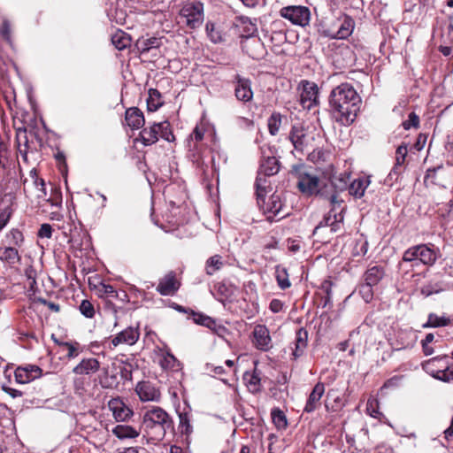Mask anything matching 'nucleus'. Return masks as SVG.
<instances>
[{"label": "nucleus", "instance_id": "nucleus-7", "mask_svg": "<svg viewBox=\"0 0 453 453\" xmlns=\"http://www.w3.org/2000/svg\"><path fill=\"white\" fill-rule=\"evenodd\" d=\"M281 17L288 19L292 24L305 27L311 19L310 9L302 5H290L280 10Z\"/></svg>", "mask_w": 453, "mask_h": 453}, {"label": "nucleus", "instance_id": "nucleus-52", "mask_svg": "<svg viewBox=\"0 0 453 453\" xmlns=\"http://www.w3.org/2000/svg\"><path fill=\"white\" fill-rule=\"evenodd\" d=\"M417 245L412 246L406 250L403 255V262H414L415 265L418 263V251Z\"/></svg>", "mask_w": 453, "mask_h": 453}, {"label": "nucleus", "instance_id": "nucleus-39", "mask_svg": "<svg viewBox=\"0 0 453 453\" xmlns=\"http://www.w3.org/2000/svg\"><path fill=\"white\" fill-rule=\"evenodd\" d=\"M275 278L280 289H287L291 286L287 269L281 265L275 266Z\"/></svg>", "mask_w": 453, "mask_h": 453}, {"label": "nucleus", "instance_id": "nucleus-34", "mask_svg": "<svg viewBox=\"0 0 453 453\" xmlns=\"http://www.w3.org/2000/svg\"><path fill=\"white\" fill-rule=\"evenodd\" d=\"M353 28V19L350 17H345L337 32L334 35H331V37L336 39H346L352 34Z\"/></svg>", "mask_w": 453, "mask_h": 453}, {"label": "nucleus", "instance_id": "nucleus-3", "mask_svg": "<svg viewBox=\"0 0 453 453\" xmlns=\"http://www.w3.org/2000/svg\"><path fill=\"white\" fill-rule=\"evenodd\" d=\"M179 16L188 27L198 28L204 20L203 4L200 1H188L180 8Z\"/></svg>", "mask_w": 453, "mask_h": 453}, {"label": "nucleus", "instance_id": "nucleus-48", "mask_svg": "<svg viewBox=\"0 0 453 453\" xmlns=\"http://www.w3.org/2000/svg\"><path fill=\"white\" fill-rule=\"evenodd\" d=\"M64 349L67 351L66 357L68 359H73L77 357L82 351L81 344L77 342H70L69 343H65Z\"/></svg>", "mask_w": 453, "mask_h": 453}, {"label": "nucleus", "instance_id": "nucleus-57", "mask_svg": "<svg viewBox=\"0 0 453 453\" xmlns=\"http://www.w3.org/2000/svg\"><path fill=\"white\" fill-rule=\"evenodd\" d=\"M408 150L407 145L402 144L396 149V162L401 165L404 162Z\"/></svg>", "mask_w": 453, "mask_h": 453}, {"label": "nucleus", "instance_id": "nucleus-42", "mask_svg": "<svg viewBox=\"0 0 453 453\" xmlns=\"http://www.w3.org/2000/svg\"><path fill=\"white\" fill-rule=\"evenodd\" d=\"M450 323L449 318L446 316H438L434 313H430L426 323L423 325L424 327H441L446 326Z\"/></svg>", "mask_w": 453, "mask_h": 453}, {"label": "nucleus", "instance_id": "nucleus-23", "mask_svg": "<svg viewBox=\"0 0 453 453\" xmlns=\"http://www.w3.org/2000/svg\"><path fill=\"white\" fill-rule=\"evenodd\" d=\"M170 207H173V201L167 200H152L151 201V217L153 219L156 217L161 216L162 219L170 221Z\"/></svg>", "mask_w": 453, "mask_h": 453}, {"label": "nucleus", "instance_id": "nucleus-51", "mask_svg": "<svg viewBox=\"0 0 453 453\" xmlns=\"http://www.w3.org/2000/svg\"><path fill=\"white\" fill-rule=\"evenodd\" d=\"M372 287L365 282L358 288V293L365 303H370L373 298Z\"/></svg>", "mask_w": 453, "mask_h": 453}, {"label": "nucleus", "instance_id": "nucleus-58", "mask_svg": "<svg viewBox=\"0 0 453 453\" xmlns=\"http://www.w3.org/2000/svg\"><path fill=\"white\" fill-rule=\"evenodd\" d=\"M52 235V227L50 224H42L38 231L40 238H50Z\"/></svg>", "mask_w": 453, "mask_h": 453}, {"label": "nucleus", "instance_id": "nucleus-56", "mask_svg": "<svg viewBox=\"0 0 453 453\" xmlns=\"http://www.w3.org/2000/svg\"><path fill=\"white\" fill-rule=\"evenodd\" d=\"M8 238H11L12 239L11 242L13 245H17V246H20V244L23 242V234L20 231H19L17 229H12L10 232Z\"/></svg>", "mask_w": 453, "mask_h": 453}, {"label": "nucleus", "instance_id": "nucleus-44", "mask_svg": "<svg viewBox=\"0 0 453 453\" xmlns=\"http://www.w3.org/2000/svg\"><path fill=\"white\" fill-rule=\"evenodd\" d=\"M223 266V262L219 255H214L209 257L205 263V272L208 275H213Z\"/></svg>", "mask_w": 453, "mask_h": 453}, {"label": "nucleus", "instance_id": "nucleus-11", "mask_svg": "<svg viewBox=\"0 0 453 453\" xmlns=\"http://www.w3.org/2000/svg\"><path fill=\"white\" fill-rule=\"evenodd\" d=\"M274 152L271 147H267L266 150L264 147L261 148L262 158L257 173L265 176H273L279 173L280 162L274 156Z\"/></svg>", "mask_w": 453, "mask_h": 453}, {"label": "nucleus", "instance_id": "nucleus-31", "mask_svg": "<svg viewBox=\"0 0 453 453\" xmlns=\"http://www.w3.org/2000/svg\"><path fill=\"white\" fill-rule=\"evenodd\" d=\"M307 341L308 332L303 328L298 329L296 334V347L293 351V356L295 359H296L297 357H301L303 354V351L307 346Z\"/></svg>", "mask_w": 453, "mask_h": 453}, {"label": "nucleus", "instance_id": "nucleus-29", "mask_svg": "<svg viewBox=\"0 0 453 453\" xmlns=\"http://www.w3.org/2000/svg\"><path fill=\"white\" fill-rule=\"evenodd\" d=\"M417 248L418 250V263L426 265H433L435 263L437 254L434 250L426 244H418Z\"/></svg>", "mask_w": 453, "mask_h": 453}, {"label": "nucleus", "instance_id": "nucleus-9", "mask_svg": "<svg viewBox=\"0 0 453 453\" xmlns=\"http://www.w3.org/2000/svg\"><path fill=\"white\" fill-rule=\"evenodd\" d=\"M301 85L300 104L303 109L310 111L319 103V87L316 83L309 81H302Z\"/></svg>", "mask_w": 453, "mask_h": 453}, {"label": "nucleus", "instance_id": "nucleus-33", "mask_svg": "<svg viewBox=\"0 0 453 453\" xmlns=\"http://www.w3.org/2000/svg\"><path fill=\"white\" fill-rule=\"evenodd\" d=\"M163 104L161 93L156 88H150L149 96L147 98L148 111L154 112L157 111Z\"/></svg>", "mask_w": 453, "mask_h": 453}, {"label": "nucleus", "instance_id": "nucleus-19", "mask_svg": "<svg viewBox=\"0 0 453 453\" xmlns=\"http://www.w3.org/2000/svg\"><path fill=\"white\" fill-rule=\"evenodd\" d=\"M325 393V385L322 382H318L310 393L306 401L303 411L311 413L320 406V400Z\"/></svg>", "mask_w": 453, "mask_h": 453}, {"label": "nucleus", "instance_id": "nucleus-43", "mask_svg": "<svg viewBox=\"0 0 453 453\" xmlns=\"http://www.w3.org/2000/svg\"><path fill=\"white\" fill-rule=\"evenodd\" d=\"M190 315L192 316L194 322L197 325L203 326L209 329L215 326V319L202 312H196L191 310Z\"/></svg>", "mask_w": 453, "mask_h": 453}, {"label": "nucleus", "instance_id": "nucleus-32", "mask_svg": "<svg viewBox=\"0 0 453 453\" xmlns=\"http://www.w3.org/2000/svg\"><path fill=\"white\" fill-rule=\"evenodd\" d=\"M48 208L45 211L51 220L60 221L64 218L62 200H46Z\"/></svg>", "mask_w": 453, "mask_h": 453}, {"label": "nucleus", "instance_id": "nucleus-53", "mask_svg": "<svg viewBox=\"0 0 453 453\" xmlns=\"http://www.w3.org/2000/svg\"><path fill=\"white\" fill-rule=\"evenodd\" d=\"M403 127L405 130H409L411 127L418 128L419 127V117L414 111L411 112L408 116V119L402 123Z\"/></svg>", "mask_w": 453, "mask_h": 453}, {"label": "nucleus", "instance_id": "nucleus-20", "mask_svg": "<svg viewBox=\"0 0 453 453\" xmlns=\"http://www.w3.org/2000/svg\"><path fill=\"white\" fill-rule=\"evenodd\" d=\"M289 140L298 151H304L308 146L307 133L301 126H293L289 133Z\"/></svg>", "mask_w": 453, "mask_h": 453}, {"label": "nucleus", "instance_id": "nucleus-1", "mask_svg": "<svg viewBox=\"0 0 453 453\" xmlns=\"http://www.w3.org/2000/svg\"><path fill=\"white\" fill-rule=\"evenodd\" d=\"M361 102V97L354 87L347 82L334 88L328 97L330 112L343 126H349L355 121Z\"/></svg>", "mask_w": 453, "mask_h": 453}, {"label": "nucleus", "instance_id": "nucleus-54", "mask_svg": "<svg viewBox=\"0 0 453 453\" xmlns=\"http://www.w3.org/2000/svg\"><path fill=\"white\" fill-rule=\"evenodd\" d=\"M101 292L104 295H105L106 296H108V297H115V298H119V299H122V300L127 298V294L125 292H122V295H123L124 298L119 297L118 291L111 285H105V284H104L102 286Z\"/></svg>", "mask_w": 453, "mask_h": 453}, {"label": "nucleus", "instance_id": "nucleus-50", "mask_svg": "<svg viewBox=\"0 0 453 453\" xmlns=\"http://www.w3.org/2000/svg\"><path fill=\"white\" fill-rule=\"evenodd\" d=\"M159 136L167 142L174 140V135L172 132L170 123L168 121L159 122Z\"/></svg>", "mask_w": 453, "mask_h": 453}, {"label": "nucleus", "instance_id": "nucleus-59", "mask_svg": "<svg viewBox=\"0 0 453 453\" xmlns=\"http://www.w3.org/2000/svg\"><path fill=\"white\" fill-rule=\"evenodd\" d=\"M402 375H395L392 378L388 379L383 385V388H395L398 387L403 380Z\"/></svg>", "mask_w": 453, "mask_h": 453}, {"label": "nucleus", "instance_id": "nucleus-17", "mask_svg": "<svg viewBox=\"0 0 453 453\" xmlns=\"http://www.w3.org/2000/svg\"><path fill=\"white\" fill-rule=\"evenodd\" d=\"M135 392L142 402H158L160 399V391L150 381L138 382Z\"/></svg>", "mask_w": 453, "mask_h": 453}, {"label": "nucleus", "instance_id": "nucleus-12", "mask_svg": "<svg viewBox=\"0 0 453 453\" xmlns=\"http://www.w3.org/2000/svg\"><path fill=\"white\" fill-rule=\"evenodd\" d=\"M297 188L305 196L317 195L320 188V180L313 174L307 173H300Z\"/></svg>", "mask_w": 453, "mask_h": 453}, {"label": "nucleus", "instance_id": "nucleus-35", "mask_svg": "<svg viewBox=\"0 0 453 453\" xmlns=\"http://www.w3.org/2000/svg\"><path fill=\"white\" fill-rule=\"evenodd\" d=\"M350 173H343L334 175L332 178V186L335 192H342L349 189Z\"/></svg>", "mask_w": 453, "mask_h": 453}, {"label": "nucleus", "instance_id": "nucleus-24", "mask_svg": "<svg viewBox=\"0 0 453 453\" xmlns=\"http://www.w3.org/2000/svg\"><path fill=\"white\" fill-rule=\"evenodd\" d=\"M371 183L370 176L363 175L352 181H349V195L355 196L356 198H361L365 195V189Z\"/></svg>", "mask_w": 453, "mask_h": 453}, {"label": "nucleus", "instance_id": "nucleus-4", "mask_svg": "<svg viewBox=\"0 0 453 453\" xmlns=\"http://www.w3.org/2000/svg\"><path fill=\"white\" fill-rule=\"evenodd\" d=\"M448 357H436L422 363V368L434 378L449 382L453 381V365H448Z\"/></svg>", "mask_w": 453, "mask_h": 453}, {"label": "nucleus", "instance_id": "nucleus-16", "mask_svg": "<svg viewBox=\"0 0 453 453\" xmlns=\"http://www.w3.org/2000/svg\"><path fill=\"white\" fill-rule=\"evenodd\" d=\"M253 343L257 349L262 351H266L272 348L270 333L265 325H257L254 327Z\"/></svg>", "mask_w": 453, "mask_h": 453}, {"label": "nucleus", "instance_id": "nucleus-62", "mask_svg": "<svg viewBox=\"0 0 453 453\" xmlns=\"http://www.w3.org/2000/svg\"><path fill=\"white\" fill-rule=\"evenodd\" d=\"M211 330L219 337H224L226 334H228V329L226 326L218 324L216 320L215 326H211Z\"/></svg>", "mask_w": 453, "mask_h": 453}, {"label": "nucleus", "instance_id": "nucleus-2", "mask_svg": "<svg viewBox=\"0 0 453 453\" xmlns=\"http://www.w3.org/2000/svg\"><path fill=\"white\" fill-rule=\"evenodd\" d=\"M173 424L169 414L160 407L148 410L143 416V426L153 440H162Z\"/></svg>", "mask_w": 453, "mask_h": 453}, {"label": "nucleus", "instance_id": "nucleus-25", "mask_svg": "<svg viewBox=\"0 0 453 453\" xmlns=\"http://www.w3.org/2000/svg\"><path fill=\"white\" fill-rule=\"evenodd\" d=\"M159 122H154L140 132V138L144 146H150L156 143L159 137Z\"/></svg>", "mask_w": 453, "mask_h": 453}, {"label": "nucleus", "instance_id": "nucleus-15", "mask_svg": "<svg viewBox=\"0 0 453 453\" xmlns=\"http://www.w3.org/2000/svg\"><path fill=\"white\" fill-rule=\"evenodd\" d=\"M15 380L19 384L28 383L42 376V369L37 365L19 366L14 372Z\"/></svg>", "mask_w": 453, "mask_h": 453}, {"label": "nucleus", "instance_id": "nucleus-40", "mask_svg": "<svg viewBox=\"0 0 453 453\" xmlns=\"http://www.w3.org/2000/svg\"><path fill=\"white\" fill-rule=\"evenodd\" d=\"M0 259L13 265L19 261V252L14 247L0 248Z\"/></svg>", "mask_w": 453, "mask_h": 453}, {"label": "nucleus", "instance_id": "nucleus-60", "mask_svg": "<svg viewBox=\"0 0 453 453\" xmlns=\"http://www.w3.org/2000/svg\"><path fill=\"white\" fill-rule=\"evenodd\" d=\"M288 249L293 254L297 253L301 250V242L298 240L288 239Z\"/></svg>", "mask_w": 453, "mask_h": 453}, {"label": "nucleus", "instance_id": "nucleus-45", "mask_svg": "<svg viewBox=\"0 0 453 453\" xmlns=\"http://www.w3.org/2000/svg\"><path fill=\"white\" fill-rule=\"evenodd\" d=\"M272 419L273 424L279 429L286 428L288 426V421L285 413L280 410L279 408H274L271 412Z\"/></svg>", "mask_w": 453, "mask_h": 453}, {"label": "nucleus", "instance_id": "nucleus-61", "mask_svg": "<svg viewBox=\"0 0 453 453\" xmlns=\"http://www.w3.org/2000/svg\"><path fill=\"white\" fill-rule=\"evenodd\" d=\"M0 35H2V37L4 40L10 41V39H11V27H10V25H9L8 21L4 20L3 22L2 27L0 29Z\"/></svg>", "mask_w": 453, "mask_h": 453}, {"label": "nucleus", "instance_id": "nucleus-63", "mask_svg": "<svg viewBox=\"0 0 453 453\" xmlns=\"http://www.w3.org/2000/svg\"><path fill=\"white\" fill-rule=\"evenodd\" d=\"M206 31L213 42H217L219 41L220 36L217 32H214V26L212 23L206 24Z\"/></svg>", "mask_w": 453, "mask_h": 453}, {"label": "nucleus", "instance_id": "nucleus-46", "mask_svg": "<svg viewBox=\"0 0 453 453\" xmlns=\"http://www.w3.org/2000/svg\"><path fill=\"white\" fill-rule=\"evenodd\" d=\"M282 116L279 112H273L268 119V129L272 135L277 134L281 125Z\"/></svg>", "mask_w": 453, "mask_h": 453}, {"label": "nucleus", "instance_id": "nucleus-10", "mask_svg": "<svg viewBox=\"0 0 453 453\" xmlns=\"http://www.w3.org/2000/svg\"><path fill=\"white\" fill-rule=\"evenodd\" d=\"M257 205L269 221L279 220L288 215L283 208L282 200H257Z\"/></svg>", "mask_w": 453, "mask_h": 453}, {"label": "nucleus", "instance_id": "nucleus-28", "mask_svg": "<svg viewBox=\"0 0 453 453\" xmlns=\"http://www.w3.org/2000/svg\"><path fill=\"white\" fill-rule=\"evenodd\" d=\"M385 270L380 265H373L368 268L364 273V280L368 285L376 286L383 279Z\"/></svg>", "mask_w": 453, "mask_h": 453}, {"label": "nucleus", "instance_id": "nucleus-41", "mask_svg": "<svg viewBox=\"0 0 453 453\" xmlns=\"http://www.w3.org/2000/svg\"><path fill=\"white\" fill-rule=\"evenodd\" d=\"M13 212L12 203H4V200L0 202V231H2L9 222Z\"/></svg>", "mask_w": 453, "mask_h": 453}, {"label": "nucleus", "instance_id": "nucleus-14", "mask_svg": "<svg viewBox=\"0 0 453 453\" xmlns=\"http://www.w3.org/2000/svg\"><path fill=\"white\" fill-rule=\"evenodd\" d=\"M140 337V332L137 327L129 326L118 333L110 342L111 347H117L119 344L134 345Z\"/></svg>", "mask_w": 453, "mask_h": 453}, {"label": "nucleus", "instance_id": "nucleus-55", "mask_svg": "<svg viewBox=\"0 0 453 453\" xmlns=\"http://www.w3.org/2000/svg\"><path fill=\"white\" fill-rule=\"evenodd\" d=\"M368 250V242L366 241L357 242L352 255L353 256H365Z\"/></svg>", "mask_w": 453, "mask_h": 453}, {"label": "nucleus", "instance_id": "nucleus-6", "mask_svg": "<svg viewBox=\"0 0 453 453\" xmlns=\"http://www.w3.org/2000/svg\"><path fill=\"white\" fill-rule=\"evenodd\" d=\"M343 200H330V211L324 219L314 228L312 234L316 235L319 230L324 226H331V232H336L338 226L343 220V211L345 208L342 206Z\"/></svg>", "mask_w": 453, "mask_h": 453}, {"label": "nucleus", "instance_id": "nucleus-38", "mask_svg": "<svg viewBox=\"0 0 453 453\" xmlns=\"http://www.w3.org/2000/svg\"><path fill=\"white\" fill-rule=\"evenodd\" d=\"M112 433L119 439H127V438H135L139 435V432L135 430L134 427L127 425H118L116 426Z\"/></svg>", "mask_w": 453, "mask_h": 453}, {"label": "nucleus", "instance_id": "nucleus-30", "mask_svg": "<svg viewBox=\"0 0 453 453\" xmlns=\"http://www.w3.org/2000/svg\"><path fill=\"white\" fill-rule=\"evenodd\" d=\"M243 380L250 393L257 394L261 391V379L256 370L244 372Z\"/></svg>", "mask_w": 453, "mask_h": 453}, {"label": "nucleus", "instance_id": "nucleus-36", "mask_svg": "<svg viewBox=\"0 0 453 453\" xmlns=\"http://www.w3.org/2000/svg\"><path fill=\"white\" fill-rule=\"evenodd\" d=\"M111 42L119 50L127 48L131 43V37L122 30H118L111 35Z\"/></svg>", "mask_w": 453, "mask_h": 453}, {"label": "nucleus", "instance_id": "nucleus-27", "mask_svg": "<svg viewBox=\"0 0 453 453\" xmlns=\"http://www.w3.org/2000/svg\"><path fill=\"white\" fill-rule=\"evenodd\" d=\"M269 176H265L261 173H257L255 181L256 198H265L273 189L271 182L267 180Z\"/></svg>", "mask_w": 453, "mask_h": 453}, {"label": "nucleus", "instance_id": "nucleus-64", "mask_svg": "<svg viewBox=\"0 0 453 453\" xmlns=\"http://www.w3.org/2000/svg\"><path fill=\"white\" fill-rule=\"evenodd\" d=\"M269 308L273 313H278L283 309V303L279 299H273L270 302Z\"/></svg>", "mask_w": 453, "mask_h": 453}, {"label": "nucleus", "instance_id": "nucleus-37", "mask_svg": "<svg viewBox=\"0 0 453 453\" xmlns=\"http://www.w3.org/2000/svg\"><path fill=\"white\" fill-rule=\"evenodd\" d=\"M160 46V39L157 37L141 38L136 42L138 50L143 54L149 52L151 49H157Z\"/></svg>", "mask_w": 453, "mask_h": 453}, {"label": "nucleus", "instance_id": "nucleus-47", "mask_svg": "<svg viewBox=\"0 0 453 453\" xmlns=\"http://www.w3.org/2000/svg\"><path fill=\"white\" fill-rule=\"evenodd\" d=\"M179 429L181 434L188 435L192 433V426L190 424L189 415L187 412L179 413Z\"/></svg>", "mask_w": 453, "mask_h": 453}, {"label": "nucleus", "instance_id": "nucleus-49", "mask_svg": "<svg viewBox=\"0 0 453 453\" xmlns=\"http://www.w3.org/2000/svg\"><path fill=\"white\" fill-rule=\"evenodd\" d=\"M79 311L87 319L94 318L96 313L94 304L87 299L81 301L79 305Z\"/></svg>", "mask_w": 453, "mask_h": 453}, {"label": "nucleus", "instance_id": "nucleus-26", "mask_svg": "<svg viewBox=\"0 0 453 453\" xmlns=\"http://www.w3.org/2000/svg\"><path fill=\"white\" fill-rule=\"evenodd\" d=\"M159 365L163 370L178 372L181 369L180 362L170 352L162 350Z\"/></svg>", "mask_w": 453, "mask_h": 453}, {"label": "nucleus", "instance_id": "nucleus-18", "mask_svg": "<svg viewBox=\"0 0 453 453\" xmlns=\"http://www.w3.org/2000/svg\"><path fill=\"white\" fill-rule=\"evenodd\" d=\"M180 282L177 280L173 272L168 273L159 280L157 291L162 296H173L180 288Z\"/></svg>", "mask_w": 453, "mask_h": 453}, {"label": "nucleus", "instance_id": "nucleus-8", "mask_svg": "<svg viewBox=\"0 0 453 453\" xmlns=\"http://www.w3.org/2000/svg\"><path fill=\"white\" fill-rule=\"evenodd\" d=\"M231 83L237 101L244 104L252 101L254 93L251 88L252 82L249 78L236 73L233 76Z\"/></svg>", "mask_w": 453, "mask_h": 453}, {"label": "nucleus", "instance_id": "nucleus-5", "mask_svg": "<svg viewBox=\"0 0 453 453\" xmlns=\"http://www.w3.org/2000/svg\"><path fill=\"white\" fill-rule=\"evenodd\" d=\"M245 25L243 31L245 39L242 42V50L252 58H259L264 51L263 43L259 38L254 37L257 27L250 20L242 21Z\"/></svg>", "mask_w": 453, "mask_h": 453}, {"label": "nucleus", "instance_id": "nucleus-13", "mask_svg": "<svg viewBox=\"0 0 453 453\" xmlns=\"http://www.w3.org/2000/svg\"><path fill=\"white\" fill-rule=\"evenodd\" d=\"M108 407L112 412L113 418L117 422H124L128 420L134 414L122 399L119 397L112 398L108 402Z\"/></svg>", "mask_w": 453, "mask_h": 453}, {"label": "nucleus", "instance_id": "nucleus-21", "mask_svg": "<svg viewBox=\"0 0 453 453\" xmlns=\"http://www.w3.org/2000/svg\"><path fill=\"white\" fill-rule=\"evenodd\" d=\"M99 368L100 362L96 358H83L76 366L73 368V372L76 375H89L96 372Z\"/></svg>", "mask_w": 453, "mask_h": 453}, {"label": "nucleus", "instance_id": "nucleus-22", "mask_svg": "<svg viewBox=\"0 0 453 453\" xmlns=\"http://www.w3.org/2000/svg\"><path fill=\"white\" fill-rule=\"evenodd\" d=\"M125 120L127 125L133 130L140 129L145 124L143 113L137 107H131L126 111Z\"/></svg>", "mask_w": 453, "mask_h": 453}]
</instances>
